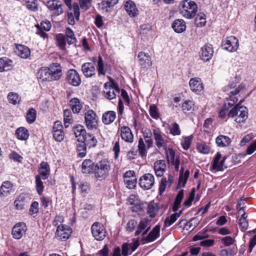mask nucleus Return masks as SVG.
<instances>
[{
	"mask_svg": "<svg viewBox=\"0 0 256 256\" xmlns=\"http://www.w3.org/2000/svg\"><path fill=\"white\" fill-rule=\"evenodd\" d=\"M38 203L37 202H32L29 210V213L30 215H33L37 214L38 212Z\"/></svg>",
	"mask_w": 256,
	"mask_h": 256,
	"instance_id": "obj_61",
	"label": "nucleus"
},
{
	"mask_svg": "<svg viewBox=\"0 0 256 256\" xmlns=\"http://www.w3.org/2000/svg\"><path fill=\"white\" fill-rule=\"evenodd\" d=\"M189 85L191 90L198 94L204 89L202 81L198 78H192L190 80Z\"/></svg>",
	"mask_w": 256,
	"mask_h": 256,
	"instance_id": "obj_14",
	"label": "nucleus"
},
{
	"mask_svg": "<svg viewBox=\"0 0 256 256\" xmlns=\"http://www.w3.org/2000/svg\"><path fill=\"white\" fill-rule=\"evenodd\" d=\"M151 34L150 28L146 24L140 26V34L141 35L142 38H146V37L148 36Z\"/></svg>",
	"mask_w": 256,
	"mask_h": 256,
	"instance_id": "obj_45",
	"label": "nucleus"
},
{
	"mask_svg": "<svg viewBox=\"0 0 256 256\" xmlns=\"http://www.w3.org/2000/svg\"><path fill=\"white\" fill-rule=\"evenodd\" d=\"M86 144L82 142L77 146V150L78 151V156L80 158H83L86 154Z\"/></svg>",
	"mask_w": 256,
	"mask_h": 256,
	"instance_id": "obj_53",
	"label": "nucleus"
},
{
	"mask_svg": "<svg viewBox=\"0 0 256 256\" xmlns=\"http://www.w3.org/2000/svg\"><path fill=\"white\" fill-rule=\"evenodd\" d=\"M66 80L68 83L74 86H78L81 83L80 76L74 69L69 70L66 74Z\"/></svg>",
	"mask_w": 256,
	"mask_h": 256,
	"instance_id": "obj_9",
	"label": "nucleus"
},
{
	"mask_svg": "<svg viewBox=\"0 0 256 256\" xmlns=\"http://www.w3.org/2000/svg\"><path fill=\"white\" fill-rule=\"evenodd\" d=\"M172 28L176 32L181 33L186 30V22L182 19L176 20L172 24Z\"/></svg>",
	"mask_w": 256,
	"mask_h": 256,
	"instance_id": "obj_23",
	"label": "nucleus"
},
{
	"mask_svg": "<svg viewBox=\"0 0 256 256\" xmlns=\"http://www.w3.org/2000/svg\"><path fill=\"white\" fill-rule=\"evenodd\" d=\"M16 135L18 139L25 140L28 138L29 132L25 128L21 127L16 130Z\"/></svg>",
	"mask_w": 256,
	"mask_h": 256,
	"instance_id": "obj_33",
	"label": "nucleus"
},
{
	"mask_svg": "<svg viewBox=\"0 0 256 256\" xmlns=\"http://www.w3.org/2000/svg\"><path fill=\"white\" fill-rule=\"evenodd\" d=\"M216 142L218 146L223 148L228 146L231 142V140L227 136L220 135L216 138Z\"/></svg>",
	"mask_w": 256,
	"mask_h": 256,
	"instance_id": "obj_28",
	"label": "nucleus"
},
{
	"mask_svg": "<svg viewBox=\"0 0 256 256\" xmlns=\"http://www.w3.org/2000/svg\"><path fill=\"white\" fill-rule=\"evenodd\" d=\"M150 114L154 118L157 119L159 117V114L157 108L154 104L150 105Z\"/></svg>",
	"mask_w": 256,
	"mask_h": 256,
	"instance_id": "obj_59",
	"label": "nucleus"
},
{
	"mask_svg": "<svg viewBox=\"0 0 256 256\" xmlns=\"http://www.w3.org/2000/svg\"><path fill=\"white\" fill-rule=\"evenodd\" d=\"M124 180L126 186L130 189L134 188L136 184V176H132Z\"/></svg>",
	"mask_w": 256,
	"mask_h": 256,
	"instance_id": "obj_47",
	"label": "nucleus"
},
{
	"mask_svg": "<svg viewBox=\"0 0 256 256\" xmlns=\"http://www.w3.org/2000/svg\"><path fill=\"white\" fill-rule=\"evenodd\" d=\"M153 135L156 144L158 148H165L166 146L168 140L164 139L158 130L154 129L153 130Z\"/></svg>",
	"mask_w": 256,
	"mask_h": 256,
	"instance_id": "obj_16",
	"label": "nucleus"
},
{
	"mask_svg": "<svg viewBox=\"0 0 256 256\" xmlns=\"http://www.w3.org/2000/svg\"><path fill=\"white\" fill-rule=\"evenodd\" d=\"M196 24L199 27H202L206 25V15L204 13H200L197 14L195 18Z\"/></svg>",
	"mask_w": 256,
	"mask_h": 256,
	"instance_id": "obj_36",
	"label": "nucleus"
},
{
	"mask_svg": "<svg viewBox=\"0 0 256 256\" xmlns=\"http://www.w3.org/2000/svg\"><path fill=\"white\" fill-rule=\"evenodd\" d=\"M247 215L246 212H244L238 220L239 226L243 229L246 230L248 228V222L246 220Z\"/></svg>",
	"mask_w": 256,
	"mask_h": 256,
	"instance_id": "obj_49",
	"label": "nucleus"
},
{
	"mask_svg": "<svg viewBox=\"0 0 256 256\" xmlns=\"http://www.w3.org/2000/svg\"><path fill=\"white\" fill-rule=\"evenodd\" d=\"M26 8L32 10L36 11L38 10V4L36 0H27L26 2Z\"/></svg>",
	"mask_w": 256,
	"mask_h": 256,
	"instance_id": "obj_54",
	"label": "nucleus"
},
{
	"mask_svg": "<svg viewBox=\"0 0 256 256\" xmlns=\"http://www.w3.org/2000/svg\"><path fill=\"white\" fill-rule=\"evenodd\" d=\"M12 185L9 181H6L2 182L0 188V195L4 196H7L12 191Z\"/></svg>",
	"mask_w": 256,
	"mask_h": 256,
	"instance_id": "obj_27",
	"label": "nucleus"
},
{
	"mask_svg": "<svg viewBox=\"0 0 256 256\" xmlns=\"http://www.w3.org/2000/svg\"><path fill=\"white\" fill-rule=\"evenodd\" d=\"M86 132L84 127L81 125H78L74 128V134L78 138H82Z\"/></svg>",
	"mask_w": 256,
	"mask_h": 256,
	"instance_id": "obj_41",
	"label": "nucleus"
},
{
	"mask_svg": "<svg viewBox=\"0 0 256 256\" xmlns=\"http://www.w3.org/2000/svg\"><path fill=\"white\" fill-rule=\"evenodd\" d=\"M70 104L74 113L78 114L82 108V104L78 98H72L70 102Z\"/></svg>",
	"mask_w": 256,
	"mask_h": 256,
	"instance_id": "obj_32",
	"label": "nucleus"
},
{
	"mask_svg": "<svg viewBox=\"0 0 256 256\" xmlns=\"http://www.w3.org/2000/svg\"><path fill=\"white\" fill-rule=\"evenodd\" d=\"M39 176L43 180L47 179L50 174V168L46 162H42L40 163L38 168Z\"/></svg>",
	"mask_w": 256,
	"mask_h": 256,
	"instance_id": "obj_20",
	"label": "nucleus"
},
{
	"mask_svg": "<svg viewBox=\"0 0 256 256\" xmlns=\"http://www.w3.org/2000/svg\"><path fill=\"white\" fill-rule=\"evenodd\" d=\"M82 70L86 77H92L95 74V68L91 62L84 63L82 66Z\"/></svg>",
	"mask_w": 256,
	"mask_h": 256,
	"instance_id": "obj_21",
	"label": "nucleus"
},
{
	"mask_svg": "<svg viewBox=\"0 0 256 256\" xmlns=\"http://www.w3.org/2000/svg\"><path fill=\"white\" fill-rule=\"evenodd\" d=\"M94 172L96 178L100 180L105 179L108 176L109 174L105 171H103V170H102L100 168H96Z\"/></svg>",
	"mask_w": 256,
	"mask_h": 256,
	"instance_id": "obj_38",
	"label": "nucleus"
},
{
	"mask_svg": "<svg viewBox=\"0 0 256 256\" xmlns=\"http://www.w3.org/2000/svg\"><path fill=\"white\" fill-rule=\"evenodd\" d=\"M116 117V112L108 111L104 113L102 116V121L106 124H108L114 121Z\"/></svg>",
	"mask_w": 256,
	"mask_h": 256,
	"instance_id": "obj_30",
	"label": "nucleus"
},
{
	"mask_svg": "<svg viewBox=\"0 0 256 256\" xmlns=\"http://www.w3.org/2000/svg\"><path fill=\"white\" fill-rule=\"evenodd\" d=\"M160 226L159 225L156 226L146 236V241L152 242L160 236Z\"/></svg>",
	"mask_w": 256,
	"mask_h": 256,
	"instance_id": "obj_26",
	"label": "nucleus"
},
{
	"mask_svg": "<svg viewBox=\"0 0 256 256\" xmlns=\"http://www.w3.org/2000/svg\"><path fill=\"white\" fill-rule=\"evenodd\" d=\"M26 231V224L24 222L16 224L12 228V234L13 237L16 239H20L24 234Z\"/></svg>",
	"mask_w": 256,
	"mask_h": 256,
	"instance_id": "obj_17",
	"label": "nucleus"
},
{
	"mask_svg": "<svg viewBox=\"0 0 256 256\" xmlns=\"http://www.w3.org/2000/svg\"><path fill=\"white\" fill-rule=\"evenodd\" d=\"M99 7L100 9L107 12L108 11V8L112 6H110V3L107 0H103L99 4Z\"/></svg>",
	"mask_w": 256,
	"mask_h": 256,
	"instance_id": "obj_64",
	"label": "nucleus"
},
{
	"mask_svg": "<svg viewBox=\"0 0 256 256\" xmlns=\"http://www.w3.org/2000/svg\"><path fill=\"white\" fill-rule=\"evenodd\" d=\"M182 109L184 112L194 110V104L191 100H186L182 104Z\"/></svg>",
	"mask_w": 256,
	"mask_h": 256,
	"instance_id": "obj_46",
	"label": "nucleus"
},
{
	"mask_svg": "<svg viewBox=\"0 0 256 256\" xmlns=\"http://www.w3.org/2000/svg\"><path fill=\"white\" fill-rule=\"evenodd\" d=\"M47 8L51 11H53V14L58 16L63 13L62 4L56 0H50L46 2Z\"/></svg>",
	"mask_w": 256,
	"mask_h": 256,
	"instance_id": "obj_11",
	"label": "nucleus"
},
{
	"mask_svg": "<svg viewBox=\"0 0 256 256\" xmlns=\"http://www.w3.org/2000/svg\"><path fill=\"white\" fill-rule=\"evenodd\" d=\"M36 182L37 192L39 194H41L44 190L43 182L41 180V178L39 176L36 177Z\"/></svg>",
	"mask_w": 256,
	"mask_h": 256,
	"instance_id": "obj_51",
	"label": "nucleus"
},
{
	"mask_svg": "<svg viewBox=\"0 0 256 256\" xmlns=\"http://www.w3.org/2000/svg\"><path fill=\"white\" fill-rule=\"evenodd\" d=\"M23 196H19L14 202V206L18 210H22L24 206Z\"/></svg>",
	"mask_w": 256,
	"mask_h": 256,
	"instance_id": "obj_56",
	"label": "nucleus"
},
{
	"mask_svg": "<svg viewBox=\"0 0 256 256\" xmlns=\"http://www.w3.org/2000/svg\"><path fill=\"white\" fill-rule=\"evenodd\" d=\"M12 64V61L7 58H0V72L10 70Z\"/></svg>",
	"mask_w": 256,
	"mask_h": 256,
	"instance_id": "obj_29",
	"label": "nucleus"
},
{
	"mask_svg": "<svg viewBox=\"0 0 256 256\" xmlns=\"http://www.w3.org/2000/svg\"><path fill=\"white\" fill-rule=\"evenodd\" d=\"M167 154V158L169 162H174V160H176L174 159L175 156V152L174 150L172 148H169L168 150V151L166 152Z\"/></svg>",
	"mask_w": 256,
	"mask_h": 256,
	"instance_id": "obj_63",
	"label": "nucleus"
},
{
	"mask_svg": "<svg viewBox=\"0 0 256 256\" xmlns=\"http://www.w3.org/2000/svg\"><path fill=\"white\" fill-rule=\"evenodd\" d=\"M91 230L92 236L97 240H103L107 234L103 224L98 222H95L92 224Z\"/></svg>",
	"mask_w": 256,
	"mask_h": 256,
	"instance_id": "obj_4",
	"label": "nucleus"
},
{
	"mask_svg": "<svg viewBox=\"0 0 256 256\" xmlns=\"http://www.w3.org/2000/svg\"><path fill=\"white\" fill-rule=\"evenodd\" d=\"M126 10L131 16H135L138 14V10L136 4L132 0L127 1L124 5Z\"/></svg>",
	"mask_w": 256,
	"mask_h": 256,
	"instance_id": "obj_25",
	"label": "nucleus"
},
{
	"mask_svg": "<svg viewBox=\"0 0 256 256\" xmlns=\"http://www.w3.org/2000/svg\"><path fill=\"white\" fill-rule=\"evenodd\" d=\"M96 168H100L103 171L106 172H108L110 170V164L108 161L106 160H103L100 161L99 162L96 164Z\"/></svg>",
	"mask_w": 256,
	"mask_h": 256,
	"instance_id": "obj_42",
	"label": "nucleus"
},
{
	"mask_svg": "<svg viewBox=\"0 0 256 256\" xmlns=\"http://www.w3.org/2000/svg\"><path fill=\"white\" fill-rule=\"evenodd\" d=\"M136 195L132 194L127 200V204L130 205H134V207L132 208V210L133 211H137L138 210H140L141 208V206L138 204V202L136 200Z\"/></svg>",
	"mask_w": 256,
	"mask_h": 256,
	"instance_id": "obj_34",
	"label": "nucleus"
},
{
	"mask_svg": "<svg viewBox=\"0 0 256 256\" xmlns=\"http://www.w3.org/2000/svg\"><path fill=\"white\" fill-rule=\"evenodd\" d=\"M96 168V164L90 160H85L82 164V173L90 174L94 172Z\"/></svg>",
	"mask_w": 256,
	"mask_h": 256,
	"instance_id": "obj_22",
	"label": "nucleus"
},
{
	"mask_svg": "<svg viewBox=\"0 0 256 256\" xmlns=\"http://www.w3.org/2000/svg\"><path fill=\"white\" fill-rule=\"evenodd\" d=\"M178 215L177 212H174L171 215L170 218H166L164 222V226L168 227L174 223L178 218Z\"/></svg>",
	"mask_w": 256,
	"mask_h": 256,
	"instance_id": "obj_40",
	"label": "nucleus"
},
{
	"mask_svg": "<svg viewBox=\"0 0 256 256\" xmlns=\"http://www.w3.org/2000/svg\"><path fill=\"white\" fill-rule=\"evenodd\" d=\"M56 40L59 47L62 50L65 49L66 40L64 36L60 34L56 36Z\"/></svg>",
	"mask_w": 256,
	"mask_h": 256,
	"instance_id": "obj_52",
	"label": "nucleus"
},
{
	"mask_svg": "<svg viewBox=\"0 0 256 256\" xmlns=\"http://www.w3.org/2000/svg\"><path fill=\"white\" fill-rule=\"evenodd\" d=\"M180 14L185 18H192L194 17L198 10L197 4L192 0H183L180 4Z\"/></svg>",
	"mask_w": 256,
	"mask_h": 256,
	"instance_id": "obj_3",
	"label": "nucleus"
},
{
	"mask_svg": "<svg viewBox=\"0 0 256 256\" xmlns=\"http://www.w3.org/2000/svg\"><path fill=\"white\" fill-rule=\"evenodd\" d=\"M137 224H138L136 221L134 220H132L128 222L126 229L130 232H132L136 226Z\"/></svg>",
	"mask_w": 256,
	"mask_h": 256,
	"instance_id": "obj_62",
	"label": "nucleus"
},
{
	"mask_svg": "<svg viewBox=\"0 0 256 256\" xmlns=\"http://www.w3.org/2000/svg\"><path fill=\"white\" fill-rule=\"evenodd\" d=\"M169 130L170 131V134L173 136H180L181 134V131L179 125L176 122L172 124L170 126Z\"/></svg>",
	"mask_w": 256,
	"mask_h": 256,
	"instance_id": "obj_43",
	"label": "nucleus"
},
{
	"mask_svg": "<svg viewBox=\"0 0 256 256\" xmlns=\"http://www.w3.org/2000/svg\"><path fill=\"white\" fill-rule=\"evenodd\" d=\"M111 82H106L104 85V93L105 96L109 99L112 100L115 98L116 96V93L119 94L120 90L118 86L114 82L113 80H110Z\"/></svg>",
	"mask_w": 256,
	"mask_h": 256,
	"instance_id": "obj_5",
	"label": "nucleus"
},
{
	"mask_svg": "<svg viewBox=\"0 0 256 256\" xmlns=\"http://www.w3.org/2000/svg\"><path fill=\"white\" fill-rule=\"evenodd\" d=\"M240 102H242L241 101ZM241 102L236 104L230 111L228 116L234 119L237 123L244 122L248 117V112L246 106H241Z\"/></svg>",
	"mask_w": 256,
	"mask_h": 256,
	"instance_id": "obj_2",
	"label": "nucleus"
},
{
	"mask_svg": "<svg viewBox=\"0 0 256 256\" xmlns=\"http://www.w3.org/2000/svg\"><path fill=\"white\" fill-rule=\"evenodd\" d=\"M84 121L88 130H93L97 128L98 117L94 110H90L85 113Z\"/></svg>",
	"mask_w": 256,
	"mask_h": 256,
	"instance_id": "obj_6",
	"label": "nucleus"
},
{
	"mask_svg": "<svg viewBox=\"0 0 256 256\" xmlns=\"http://www.w3.org/2000/svg\"><path fill=\"white\" fill-rule=\"evenodd\" d=\"M243 88V86L242 84L238 85V86L234 90H232L230 93L231 95L229 96V101L233 102L234 104L237 102L238 98L234 96L238 94L241 90Z\"/></svg>",
	"mask_w": 256,
	"mask_h": 256,
	"instance_id": "obj_39",
	"label": "nucleus"
},
{
	"mask_svg": "<svg viewBox=\"0 0 256 256\" xmlns=\"http://www.w3.org/2000/svg\"><path fill=\"white\" fill-rule=\"evenodd\" d=\"M226 159V156L222 158V154L220 152H217L212 164V168L217 171L223 170Z\"/></svg>",
	"mask_w": 256,
	"mask_h": 256,
	"instance_id": "obj_15",
	"label": "nucleus"
},
{
	"mask_svg": "<svg viewBox=\"0 0 256 256\" xmlns=\"http://www.w3.org/2000/svg\"><path fill=\"white\" fill-rule=\"evenodd\" d=\"M195 196V188H192L189 194L188 198L184 201V204L187 206H190Z\"/></svg>",
	"mask_w": 256,
	"mask_h": 256,
	"instance_id": "obj_55",
	"label": "nucleus"
},
{
	"mask_svg": "<svg viewBox=\"0 0 256 256\" xmlns=\"http://www.w3.org/2000/svg\"><path fill=\"white\" fill-rule=\"evenodd\" d=\"M62 75V70L60 65L57 64H52L48 68H42L38 72L39 78L42 81L58 80L60 78Z\"/></svg>",
	"mask_w": 256,
	"mask_h": 256,
	"instance_id": "obj_1",
	"label": "nucleus"
},
{
	"mask_svg": "<svg viewBox=\"0 0 256 256\" xmlns=\"http://www.w3.org/2000/svg\"><path fill=\"white\" fill-rule=\"evenodd\" d=\"M154 184V176L150 173L144 174L139 180L140 186L144 190H149L152 188Z\"/></svg>",
	"mask_w": 256,
	"mask_h": 256,
	"instance_id": "obj_10",
	"label": "nucleus"
},
{
	"mask_svg": "<svg viewBox=\"0 0 256 256\" xmlns=\"http://www.w3.org/2000/svg\"><path fill=\"white\" fill-rule=\"evenodd\" d=\"M238 40L236 37L230 36L223 41L222 47L224 49L230 52H235L238 47Z\"/></svg>",
	"mask_w": 256,
	"mask_h": 256,
	"instance_id": "obj_8",
	"label": "nucleus"
},
{
	"mask_svg": "<svg viewBox=\"0 0 256 256\" xmlns=\"http://www.w3.org/2000/svg\"><path fill=\"white\" fill-rule=\"evenodd\" d=\"M8 98L10 102L14 104H16L20 101V98L14 92H10L8 96Z\"/></svg>",
	"mask_w": 256,
	"mask_h": 256,
	"instance_id": "obj_48",
	"label": "nucleus"
},
{
	"mask_svg": "<svg viewBox=\"0 0 256 256\" xmlns=\"http://www.w3.org/2000/svg\"><path fill=\"white\" fill-rule=\"evenodd\" d=\"M53 137L58 142H62L64 138V133L62 130L53 132Z\"/></svg>",
	"mask_w": 256,
	"mask_h": 256,
	"instance_id": "obj_60",
	"label": "nucleus"
},
{
	"mask_svg": "<svg viewBox=\"0 0 256 256\" xmlns=\"http://www.w3.org/2000/svg\"><path fill=\"white\" fill-rule=\"evenodd\" d=\"M92 0H80V5L82 9L86 10L91 6Z\"/></svg>",
	"mask_w": 256,
	"mask_h": 256,
	"instance_id": "obj_58",
	"label": "nucleus"
},
{
	"mask_svg": "<svg viewBox=\"0 0 256 256\" xmlns=\"http://www.w3.org/2000/svg\"><path fill=\"white\" fill-rule=\"evenodd\" d=\"M214 50L212 46L206 44L201 48L200 56L204 62L208 61L213 56Z\"/></svg>",
	"mask_w": 256,
	"mask_h": 256,
	"instance_id": "obj_13",
	"label": "nucleus"
},
{
	"mask_svg": "<svg viewBox=\"0 0 256 256\" xmlns=\"http://www.w3.org/2000/svg\"><path fill=\"white\" fill-rule=\"evenodd\" d=\"M138 62L144 68H148L152 65L151 58L148 53L140 52L138 55Z\"/></svg>",
	"mask_w": 256,
	"mask_h": 256,
	"instance_id": "obj_12",
	"label": "nucleus"
},
{
	"mask_svg": "<svg viewBox=\"0 0 256 256\" xmlns=\"http://www.w3.org/2000/svg\"><path fill=\"white\" fill-rule=\"evenodd\" d=\"M166 162L163 160H156L154 164V170L156 176L158 177L162 176L166 170Z\"/></svg>",
	"mask_w": 256,
	"mask_h": 256,
	"instance_id": "obj_18",
	"label": "nucleus"
},
{
	"mask_svg": "<svg viewBox=\"0 0 256 256\" xmlns=\"http://www.w3.org/2000/svg\"><path fill=\"white\" fill-rule=\"evenodd\" d=\"M120 136L122 138L128 142H133L134 136L130 129L126 126H124L120 128Z\"/></svg>",
	"mask_w": 256,
	"mask_h": 256,
	"instance_id": "obj_19",
	"label": "nucleus"
},
{
	"mask_svg": "<svg viewBox=\"0 0 256 256\" xmlns=\"http://www.w3.org/2000/svg\"><path fill=\"white\" fill-rule=\"evenodd\" d=\"M36 112L34 108H30L26 113V121L29 124L33 123L36 118Z\"/></svg>",
	"mask_w": 256,
	"mask_h": 256,
	"instance_id": "obj_37",
	"label": "nucleus"
},
{
	"mask_svg": "<svg viewBox=\"0 0 256 256\" xmlns=\"http://www.w3.org/2000/svg\"><path fill=\"white\" fill-rule=\"evenodd\" d=\"M159 210L157 204L150 202L148 206L147 213L151 218H154L156 216Z\"/></svg>",
	"mask_w": 256,
	"mask_h": 256,
	"instance_id": "obj_31",
	"label": "nucleus"
},
{
	"mask_svg": "<svg viewBox=\"0 0 256 256\" xmlns=\"http://www.w3.org/2000/svg\"><path fill=\"white\" fill-rule=\"evenodd\" d=\"M192 138V136H186L184 138V140L182 141L181 144L184 150H188L190 148Z\"/></svg>",
	"mask_w": 256,
	"mask_h": 256,
	"instance_id": "obj_57",
	"label": "nucleus"
},
{
	"mask_svg": "<svg viewBox=\"0 0 256 256\" xmlns=\"http://www.w3.org/2000/svg\"><path fill=\"white\" fill-rule=\"evenodd\" d=\"M16 52L22 58H26L30 56V49L26 46L19 44L16 46Z\"/></svg>",
	"mask_w": 256,
	"mask_h": 256,
	"instance_id": "obj_24",
	"label": "nucleus"
},
{
	"mask_svg": "<svg viewBox=\"0 0 256 256\" xmlns=\"http://www.w3.org/2000/svg\"><path fill=\"white\" fill-rule=\"evenodd\" d=\"M138 150L140 155L143 157L146 156L147 152L146 145L142 138H140L138 140Z\"/></svg>",
	"mask_w": 256,
	"mask_h": 256,
	"instance_id": "obj_44",
	"label": "nucleus"
},
{
	"mask_svg": "<svg viewBox=\"0 0 256 256\" xmlns=\"http://www.w3.org/2000/svg\"><path fill=\"white\" fill-rule=\"evenodd\" d=\"M72 232V230L69 226L60 224L57 227L56 236L60 240L64 241L69 238Z\"/></svg>",
	"mask_w": 256,
	"mask_h": 256,
	"instance_id": "obj_7",
	"label": "nucleus"
},
{
	"mask_svg": "<svg viewBox=\"0 0 256 256\" xmlns=\"http://www.w3.org/2000/svg\"><path fill=\"white\" fill-rule=\"evenodd\" d=\"M66 42L69 44H74L76 42V38L71 28H66Z\"/></svg>",
	"mask_w": 256,
	"mask_h": 256,
	"instance_id": "obj_35",
	"label": "nucleus"
},
{
	"mask_svg": "<svg viewBox=\"0 0 256 256\" xmlns=\"http://www.w3.org/2000/svg\"><path fill=\"white\" fill-rule=\"evenodd\" d=\"M198 150L203 154H208L210 152V148L204 143H198L197 144Z\"/></svg>",
	"mask_w": 256,
	"mask_h": 256,
	"instance_id": "obj_50",
	"label": "nucleus"
}]
</instances>
